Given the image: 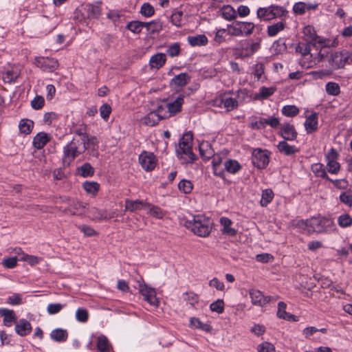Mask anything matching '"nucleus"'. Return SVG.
<instances>
[{
  "instance_id": "nucleus-20",
  "label": "nucleus",
  "mask_w": 352,
  "mask_h": 352,
  "mask_svg": "<svg viewBox=\"0 0 352 352\" xmlns=\"http://www.w3.org/2000/svg\"><path fill=\"white\" fill-rule=\"evenodd\" d=\"M15 331L20 336H26L29 335L32 329L30 322L26 319H20L15 323Z\"/></svg>"
},
{
  "instance_id": "nucleus-48",
  "label": "nucleus",
  "mask_w": 352,
  "mask_h": 352,
  "mask_svg": "<svg viewBox=\"0 0 352 352\" xmlns=\"http://www.w3.org/2000/svg\"><path fill=\"white\" fill-rule=\"evenodd\" d=\"M228 34L232 36H241V30L238 24V21L227 25Z\"/></svg>"
},
{
  "instance_id": "nucleus-32",
  "label": "nucleus",
  "mask_w": 352,
  "mask_h": 352,
  "mask_svg": "<svg viewBox=\"0 0 352 352\" xmlns=\"http://www.w3.org/2000/svg\"><path fill=\"white\" fill-rule=\"evenodd\" d=\"M286 26L285 22L281 21L267 26V34L270 37L275 36L280 32L283 31Z\"/></svg>"
},
{
  "instance_id": "nucleus-45",
  "label": "nucleus",
  "mask_w": 352,
  "mask_h": 352,
  "mask_svg": "<svg viewBox=\"0 0 352 352\" xmlns=\"http://www.w3.org/2000/svg\"><path fill=\"white\" fill-rule=\"evenodd\" d=\"M79 175L87 177L92 176L94 174V169L89 163H85L80 167L78 168Z\"/></svg>"
},
{
  "instance_id": "nucleus-19",
  "label": "nucleus",
  "mask_w": 352,
  "mask_h": 352,
  "mask_svg": "<svg viewBox=\"0 0 352 352\" xmlns=\"http://www.w3.org/2000/svg\"><path fill=\"white\" fill-rule=\"evenodd\" d=\"M52 136L49 133L41 131L38 133L33 138L32 145L36 149H42L51 141Z\"/></svg>"
},
{
  "instance_id": "nucleus-62",
  "label": "nucleus",
  "mask_w": 352,
  "mask_h": 352,
  "mask_svg": "<svg viewBox=\"0 0 352 352\" xmlns=\"http://www.w3.org/2000/svg\"><path fill=\"white\" fill-rule=\"evenodd\" d=\"M64 306L60 303H51L47 305V311L49 314L54 315L60 312Z\"/></svg>"
},
{
  "instance_id": "nucleus-25",
  "label": "nucleus",
  "mask_w": 352,
  "mask_h": 352,
  "mask_svg": "<svg viewBox=\"0 0 352 352\" xmlns=\"http://www.w3.org/2000/svg\"><path fill=\"white\" fill-rule=\"evenodd\" d=\"M305 131L307 133H311L318 129V115L313 113L309 116L304 123Z\"/></svg>"
},
{
  "instance_id": "nucleus-60",
  "label": "nucleus",
  "mask_w": 352,
  "mask_h": 352,
  "mask_svg": "<svg viewBox=\"0 0 352 352\" xmlns=\"http://www.w3.org/2000/svg\"><path fill=\"white\" fill-rule=\"evenodd\" d=\"M180 44L179 43H175L168 46L166 50V54L170 57H175L180 53Z\"/></svg>"
},
{
  "instance_id": "nucleus-50",
  "label": "nucleus",
  "mask_w": 352,
  "mask_h": 352,
  "mask_svg": "<svg viewBox=\"0 0 352 352\" xmlns=\"http://www.w3.org/2000/svg\"><path fill=\"white\" fill-rule=\"evenodd\" d=\"M338 225L341 228H346L352 225V217L348 214H343L338 218Z\"/></svg>"
},
{
  "instance_id": "nucleus-47",
  "label": "nucleus",
  "mask_w": 352,
  "mask_h": 352,
  "mask_svg": "<svg viewBox=\"0 0 352 352\" xmlns=\"http://www.w3.org/2000/svg\"><path fill=\"white\" fill-rule=\"evenodd\" d=\"M325 90L327 94L336 96L340 93V88L338 83L335 82H329L326 84Z\"/></svg>"
},
{
  "instance_id": "nucleus-35",
  "label": "nucleus",
  "mask_w": 352,
  "mask_h": 352,
  "mask_svg": "<svg viewBox=\"0 0 352 352\" xmlns=\"http://www.w3.org/2000/svg\"><path fill=\"white\" fill-rule=\"evenodd\" d=\"M100 2L86 6L88 18L98 19L101 14Z\"/></svg>"
},
{
  "instance_id": "nucleus-38",
  "label": "nucleus",
  "mask_w": 352,
  "mask_h": 352,
  "mask_svg": "<svg viewBox=\"0 0 352 352\" xmlns=\"http://www.w3.org/2000/svg\"><path fill=\"white\" fill-rule=\"evenodd\" d=\"M190 325L192 327L201 329L207 333H210L212 329L210 324L203 323L199 318L195 317L190 319Z\"/></svg>"
},
{
  "instance_id": "nucleus-23",
  "label": "nucleus",
  "mask_w": 352,
  "mask_h": 352,
  "mask_svg": "<svg viewBox=\"0 0 352 352\" xmlns=\"http://www.w3.org/2000/svg\"><path fill=\"white\" fill-rule=\"evenodd\" d=\"M124 202V210L130 211L131 212L140 210L143 208L144 209L146 204V202H144V201L140 199L131 200L129 199H126Z\"/></svg>"
},
{
  "instance_id": "nucleus-59",
  "label": "nucleus",
  "mask_w": 352,
  "mask_h": 352,
  "mask_svg": "<svg viewBox=\"0 0 352 352\" xmlns=\"http://www.w3.org/2000/svg\"><path fill=\"white\" fill-rule=\"evenodd\" d=\"M210 310L213 312L221 314L224 311V302L221 299H218L210 305Z\"/></svg>"
},
{
  "instance_id": "nucleus-34",
  "label": "nucleus",
  "mask_w": 352,
  "mask_h": 352,
  "mask_svg": "<svg viewBox=\"0 0 352 352\" xmlns=\"http://www.w3.org/2000/svg\"><path fill=\"white\" fill-rule=\"evenodd\" d=\"M222 17L226 21H232L237 16L236 10L230 5H224L220 10Z\"/></svg>"
},
{
  "instance_id": "nucleus-6",
  "label": "nucleus",
  "mask_w": 352,
  "mask_h": 352,
  "mask_svg": "<svg viewBox=\"0 0 352 352\" xmlns=\"http://www.w3.org/2000/svg\"><path fill=\"white\" fill-rule=\"evenodd\" d=\"M310 43L307 42H300L295 47L296 52L300 54L302 58L300 59V63L303 67L310 68L316 65L315 60L311 59L312 54L310 53Z\"/></svg>"
},
{
  "instance_id": "nucleus-54",
  "label": "nucleus",
  "mask_w": 352,
  "mask_h": 352,
  "mask_svg": "<svg viewBox=\"0 0 352 352\" xmlns=\"http://www.w3.org/2000/svg\"><path fill=\"white\" fill-rule=\"evenodd\" d=\"M178 188L180 191L185 194H188L192 190V184L189 180L182 179L178 184Z\"/></svg>"
},
{
  "instance_id": "nucleus-64",
  "label": "nucleus",
  "mask_w": 352,
  "mask_h": 352,
  "mask_svg": "<svg viewBox=\"0 0 352 352\" xmlns=\"http://www.w3.org/2000/svg\"><path fill=\"white\" fill-rule=\"evenodd\" d=\"M340 202L344 204L347 206L352 207V195L349 192H342L339 197Z\"/></svg>"
},
{
  "instance_id": "nucleus-22",
  "label": "nucleus",
  "mask_w": 352,
  "mask_h": 352,
  "mask_svg": "<svg viewBox=\"0 0 352 352\" xmlns=\"http://www.w3.org/2000/svg\"><path fill=\"white\" fill-rule=\"evenodd\" d=\"M190 80V76L188 74L181 73L170 80V85L174 88H182L186 85Z\"/></svg>"
},
{
  "instance_id": "nucleus-24",
  "label": "nucleus",
  "mask_w": 352,
  "mask_h": 352,
  "mask_svg": "<svg viewBox=\"0 0 352 352\" xmlns=\"http://www.w3.org/2000/svg\"><path fill=\"white\" fill-rule=\"evenodd\" d=\"M277 148L280 153L287 156L295 155L299 152V149L296 146L289 145L287 141L285 140L279 142L277 145Z\"/></svg>"
},
{
  "instance_id": "nucleus-8",
  "label": "nucleus",
  "mask_w": 352,
  "mask_h": 352,
  "mask_svg": "<svg viewBox=\"0 0 352 352\" xmlns=\"http://www.w3.org/2000/svg\"><path fill=\"white\" fill-rule=\"evenodd\" d=\"M252 162L258 169L266 168L270 162L268 151L261 148L254 149L252 155Z\"/></svg>"
},
{
  "instance_id": "nucleus-21",
  "label": "nucleus",
  "mask_w": 352,
  "mask_h": 352,
  "mask_svg": "<svg viewBox=\"0 0 352 352\" xmlns=\"http://www.w3.org/2000/svg\"><path fill=\"white\" fill-rule=\"evenodd\" d=\"M0 316L3 318V324L6 327H11L17 321L15 312L7 308H0Z\"/></svg>"
},
{
  "instance_id": "nucleus-10",
  "label": "nucleus",
  "mask_w": 352,
  "mask_h": 352,
  "mask_svg": "<svg viewBox=\"0 0 352 352\" xmlns=\"http://www.w3.org/2000/svg\"><path fill=\"white\" fill-rule=\"evenodd\" d=\"M249 294L251 298V302L254 305L264 307L267 304L276 300V298L270 296H264L263 293L258 289H250Z\"/></svg>"
},
{
  "instance_id": "nucleus-26",
  "label": "nucleus",
  "mask_w": 352,
  "mask_h": 352,
  "mask_svg": "<svg viewBox=\"0 0 352 352\" xmlns=\"http://www.w3.org/2000/svg\"><path fill=\"white\" fill-rule=\"evenodd\" d=\"M192 133L191 131L186 133L179 140L178 153L192 148Z\"/></svg>"
},
{
  "instance_id": "nucleus-43",
  "label": "nucleus",
  "mask_w": 352,
  "mask_h": 352,
  "mask_svg": "<svg viewBox=\"0 0 352 352\" xmlns=\"http://www.w3.org/2000/svg\"><path fill=\"white\" fill-rule=\"evenodd\" d=\"M144 209L147 210L151 215L157 219H162L164 216L163 211L160 207L150 203L146 202Z\"/></svg>"
},
{
  "instance_id": "nucleus-3",
  "label": "nucleus",
  "mask_w": 352,
  "mask_h": 352,
  "mask_svg": "<svg viewBox=\"0 0 352 352\" xmlns=\"http://www.w3.org/2000/svg\"><path fill=\"white\" fill-rule=\"evenodd\" d=\"M289 12L281 6L271 4L265 7H260L256 11V17L260 21H269L274 19L287 17Z\"/></svg>"
},
{
  "instance_id": "nucleus-28",
  "label": "nucleus",
  "mask_w": 352,
  "mask_h": 352,
  "mask_svg": "<svg viewBox=\"0 0 352 352\" xmlns=\"http://www.w3.org/2000/svg\"><path fill=\"white\" fill-rule=\"evenodd\" d=\"M220 223L223 226L221 232L230 236H234L236 234V230L231 227L232 221L228 218L223 217L220 219Z\"/></svg>"
},
{
  "instance_id": "nucleus-31",
  "label": "nucleus",
  "mask_w": 352,
  "mask_h": 352,
  "mask_svg": "<svg viewBox=\"0 0 352 352\" xmlns=\"http://www.w3.org/2000/svg\"><path fill=\"white\" fill-rule=\"evenodd\" d=\"M220 104H223L228 111H231L239 107V101L232 97L222 96L220 99Z\"/></svg>"
},
{
  "instance_id": "nucleus-37",
  "label": "nucleus",
  "mask_w": 352,
  "mask_h": 352,
  "mask_svg": "<svg viewBox=\"0 0 352 352\" xmlns=\"http://www.w3.org/2000/svg\"><path fill=\"white\" fill-rule=\"evenodd\" d=\"M187 40L191 46H204L208 43V38L204 34L189 36Z\"/></svg>"
},
{
  "instance_id": "nucleus-29",
  "label": "nucleus",
  "mask_w": 352,
  "mask_h": 352,
  "mask_svg": "<svg viewBox=\"0 0 352 352\" xmlns=\"http://www.w3.org/2000/svg\"><path fill=\"white\" fill-rule=\"evenodd\" d=\"M144 28L146 29L147 34L152 35L159 33L163 28L160 20H153L149 22H144Z\"/></svg>"
},
{
  "instance_id": "nucleus-40",
  "label": "nucleus",
  "mask_w": 352,
  "mask_h": 352,
  "mask_svg": "<svg viewBox=\"0 0 352 352\" xmlns=\"http://www.w3.org/2000/svg\"><path fill=\"white\" fill-rule=\"evenodd\" d=\"M311 170L314 175L318 177H321L325 179H329L324 166L321 163H316L311 165Z\"/></svg>"
},
{
  "instance_id": "nucleus-56",
  "label": "nucleus",
  "mask_w": 352,
  "mask_h": 352,
  "mask_svg": "<svg viewBox=\"0 0 352 352\" xmlns=\"http://www.w3.org/2000/svg\"><path fill=\"white\" fill-rule=\"evenodd\" d=\"M77 228L85 236H93L98 234L97 232L89 226L83 224L77 226Z\"/></svg>"
},
{
  "instance_id": "nucleus-41",
  "label": "nucleus",
  "mask_w": 352,
  "mask_h": 352,
  "mask_svg": "<svg viewBox=\"0 0 352 352\" xmlns=\"http://www.w3.org/2000/svg\"><path fill=\"white\" fill-rule=\"evenodd\" d=\"M225 169L231 174L236 173L241 168V166L235 160H228L224 163Z\"/></svg>"
},
{
  "instance_id": "nucleus-4",
  "label": "nucleus",
  "mask_w": 352,
  "mask_h": 352,
  "mask_svg": "<svg viewBox=\"0 0 352 352\" xmlns=\"http://www.w3.org/2000/svg\"><path fill=\"white\" fill-rule=\"evenodd\" d=\"M85 151L82 147L80 140L74 138L73 140L63 147V162L64 165L69 166L76 157Z\"/></svg>"
},
{
  "instance_id": "nucleus-55",
  "label": "nucleus",
  "mask_w": 352,
  "mask_h": 352,
  "mask_svg": "<svg viewBox=\"0 0 352 352\" xmlns=\"http://www.w3.org/2000/svg\"><path fill=\"white\" fill-rule=\"evenodd\" d=\"M154 111L158 116L160 120L170 118L168 112V108L166 107V104L158 105Z\"/></svg>"
},
{
  "instance_id": "nucleus-42",
  "label": "nucleus",
  "mask_w": 352,
  "mask_h": 352,
  "mask_svg": "<svg viewBox=\"0 0 352 352\" xmlns=\"http://www.w3.org/2000/svg\"><path fill=\"white\" fill-rule=\"evenodd\" d=\"M160 120V118L158 117V116L155 113L154 111L148 113L142 119V122L144 124L151 126L157 124Z\"/></svg>"
},
{
  "instance_id": "nucleus-53",
  "label": "nucleus",
  "mask_w": 352,
  "mask_h": 352,
  "mask_svg": "<svg viewBox=\"0 0 352 352\" xmlns=\"http://www.w3.org/2000/svg\"><path fill=\"white\" fill-rule=\"evenodd\" d=\"M19 74L17 71L15 70H8L3 75V79L5 82H15L17 79Z\"/></svg>"
},
{
  "instance_id": "nucleus-27",
  "label": "nucleus",
  "mask_w": 352,
  "mask_h": 352,
  "mask_svg": "<svg viewBox=\"0 0 352 352\" xmlns=\"http://www.w3.org/2000/svg\"><path fill=\"white\" fill-rule=\"evenodd\" d=\"M96 347L98 352H110L112 346L104 335H100L97 338Z\"/></svg>"
},
{
  "instance_id": "nucleus-7",
  "label": "nucleus",
  "mask_w": 352,
  "mask_h": 352,
  "mask_svg": "<svg viewBox=\"0 0 352 352\" xmlns=\"http://www.w3.org/2000/svg\"><path fill=\"white\" fill-rule=\"evenodd\" d=\"M34 64L44 72L52 73L59 66L58 60L54 58L38 56L34 59Z\"/></svg>"
},
{
  "instance_id": "nucleus-58",
  "label": "nucleus",
  "mask_w": 352,
  "mask_h": 352,
  "mask_svg": "<svg viewBox=\"0 0 352 352\" xmlns=\"http://www.w3.org/2000/svg\"><path fill=\"white\" fill-rule=\"evenodd\" d=\"M99 184L95 182H85L83 184L85 190L89 193L95 194L99 190Z\"/></svg>"
},
{
  "instance_id": "nucleus-17",
  "label": "nucleus",
  "mask_w": 352,
  "mask_h": 352,
  "mask_svg": "<svg viewBox=\"0 0 352 352\" xmlns=\"http://www.w3.org/2000/svg\"><path fill=\"white\" fill-rule=\"evenodd\" d=\"M279 134L285 141H294L298 136L294 125L289 122L281 125Z\"/></svg>"
},
{
  "instance_id": "nucleus-44",
  "label": "nucleus",
  "mask_w": 352,
  "mask_h": 352,
  "mask_svg": "<svg viewBox=\"0 0 352 352\" xmlns=\"http://www.w3.org/2000/svg\"><path fill=\"white\" fill-rule=\"evenodd\" d=\"M274 192L272 189L267 188L262 191L260 204L262 206H267L273 199Z\"/></svg>"
},
{
  "instance_id": "nucleus-46",
  "label": "nucleus",
  "mask_w": 352,
  "mask_h": 352,
  "mask_svg": "<svg viewBox=\"0 0 352 352\" xmlns=\"http://www.w3.org/2000/svg\"><path fill=\"white\" fill-rule=\"evenodd\" d=\"M144 28V22L139 21H133L129 22L126 25V29L134 34H139Z\"/></svg>"
},
{
  "instance_id": "nucleus-52",
  "label": "nucleus",
  "mask_w": 352,
  "mask_h": 352,
  "mask_svg": "<svg viewBox=\"0 0 352 352\" xmlns=\"http://www.w3.org/2000/svg\"><path fill=\"white\" fill-rule=\"evenodd\" d=\"M76 319L80 322H86L89 319L88 311L84 308H78L76 311Z\"/></svg>"
},
{
  "instance_id": "nucleus-9",
  "label": "nucleus",
  "mask_w": 352,
  "mask_h": 352,
  "mask_svg": "<svg viewBox=\"0 0 352 352\" xmlns=\"http://www.w3.org/2000/svg\"><path fill=\"white\" fill-rule=\"evenodd\" d=\"M302 33L303 40L314 47L319 48L318 46H320V43L326 45V38L318 36L314 27L310 25L305 27Z\"/></svg>"
},
{
  "instance_id": "nucleus-61",
  "label": "nucleus",
  "mask_w": 352,
  "mask_h": 352,
  "mask_svg": "<svg viewBox=\"0 0 352 352\" xmlns=\"http://www.w3.org/2000/svg\"><path fill=\"white\" fill-rule=\"evenodd\" d=\"M264 74V65L261 63H258L253 67L252 74L256 78L257 80H259Z\"/></svg>"
},
{
  "instance_id": "nucleus-12",
  "label": "nucleus",
  "mask_w": 352,
  "mask_h": 352,
  "mask_svg": "<svg viewBox=\"0 0 352 352\" xmlns=\"http://www.w3.org/2000/svg\"><path fill=\"white\" fill-rule=\"evenodd\" d=\"M338 153L331 148L326 155L327 168L331 174H338L340 169V164L337 162Z\"/></svg>"
},
{
  "instance_id": "nucleus-36",
  "label": "nucleus",
  "mask_w": 352,
  "mask_h": 352,
  "mask_svg": "<svg viewBox=\"0 0 352 352\" xmlns=\"http://www.w3.org/2000/svg\"><path fill=\"white\" fill-rule=\"evenodd\" d=\"M52 340L56 342H61L65 341L68 338L67 330L63 329H56L52 331L50 333Z\"/></svg>"
},
{
  "instance_id": "nucleus-16",
  "label": "nucleus",
  "mask_w": 352,
  "mask_h": 352,
  "mask_svg": "<svg viewBox=\"0 0 352 352\" xmlns=\"http://www.w3.org/2000/svg\"><path fill=\"white\" fill-rule=\"evenodd\" d=\"M184 94H180L171 102L166 103L169 117L175 116L182 111V105L184 102Z\"/></svg>"
},
{
  "instance_id": "nucleus-15",
  "label": "nucleus",
  "mask_w": 352,
  "mask_h": 352,
  "mask_svg": "<svg viewBox=\"0 0 352 352\" xmlns=\"http://www.w3.org/2000/svg\"><path fill=\"white\" fill-rule=\"evenodd\" d=\"M82 147H85V151L88 150L90 154L94 157L98 155L99 141L95 136H84V139L80 140Z\"/></svg>"
},
{
  "instance_id": "nucleus-30",
  "label": "nucleus",
  "mask_w": 352,
  "mask_h": 352,
  "mask_svg": "<svg viewBox=\"0 0 352 352\" xmlns=\"http://www.w3.org/2000/svg\"><path fill=\"white\" fill-rule=\"evenodd\" d=\"M166 55L163 53H157L150 58L149 64L151 68L160 69L166 63Z\"/></svg>"
},
{
  "instance_id": "nucleus-57",
  "label": "nucleus",
  "mask_w": 352,
  "mask_h": 352,
  "mask_svg": "<svg viewBox=\"0 0 352 352\" xmlns=\"http://www.w3.org/2000/svg\"><path fill=\"white\" fill-rule=\"evenodd\" d=\"M140 13L146 17H150L155 13L154 8L148 3H144L140 8Z\"/></svg>"
},
{
  "instance_id": "nucleus-33",
  "label": "nucleus",
  "mask_w": 352,
  "mask_h": 352,
  "mask_svg": "<svg viewBox=\"0 0 352 352\" xmlns=\"http://www.w3.org/2000/svg\"><path fill=\"white\" fill-rule=\"evenodd\" d=\"M34 123L32 120L24 118L21 119L19 123V132L23 135H28L31 133Z\"/></svg>"
},
{
  "instance_id": "nucleus-5",
  "label": "nucleus",
  "mask_w": 352,
  "mask_h": 352,
  "mask_svg": "<svg viewBox=\"0 0 352 352\" xmlns=\"http://www.w3.org/2000/svg\"><path fill=\"white\" fill-rule=\"evenodd\" d=\"M328 62L333 70L344 68L346 65L352 64V52L346 50L334 52L331 54Z\"/></svg>"
},
{
  "instance_id": "nucleus-39",
  "label": "nucleus",
  "mask_w": 352,
  "mask_h": 352,
  "mask_svg": "<svg viewBox=\"0 0 352 352\" xmlns=\"http://www.w3.org/2000/svg\"><path fill=\"white\" fill-rule=\"evenodd\" d=\"M238 24L241 30V36H248L251 35L255 28V25L252 22L238 21Z\"/></svg>"
},
{
  "instance_id": "nucleus-14",
  "label": "nucleus",
  "mask_w": 352,
  "mask_h": 352,
  "mask_svg": "<svg viewBox=\"0 0 352 352\" xmlns=\"http://www.w3.org/2000/svg\"><path fill=\"white\" fill-rule=\"evenodd\" d=\"M87 206L86 203L72 200L69 206L63 210V212L70 215H82L87 212Z\"/></svg>"
},
{
  "instance_id": "nucleus-2",
  "label": "nucleus",
  "mask_w": 352,
  "mask_h": 352,
  "mask_svg": "<svg viewBox=\"0 0 352 352\" xmlns=\"http://www.w3.org/2000/svg\"><path fill=\"white\" fill-rule=\"evenodd\" d=\"M185 227L200 237H207L212 230V223L209 218L198 214L192 216L191 219H187L184 223Z\"/></svg>"
},
{
  "instance_id": "nucleus-11",
  "label": "nucleus",
  "mask_w": 352,
  "mask_h": 352,
  "mask_svg": "<svg viewBox=\"0 0 352 352\" xmlns=\"http://www.w3.org/2000/svg\"><path fill=\"white\" fill-rule=\"evenodd\" d=\"M139 163L144 170L151 171L156 166L157 158L153 153L144 151L139 155Z\"/></svg>"
},
{
  "instance_id": "nucleus-49",
  "label": "nucleus",
  "mask_w": 352,
  "mask_h": 352,
  "mask_svg": "<svg viewBox=\"0 0 352 352\" xmlns=\"http://www.w3.org/2000/svg\"><path fill=\"white\" fill-rule=\"evenodd\" d=\"M282 113L287 117H294L299 113L298 108L295 105H285L283 107Z\"/></svg>"
},
{
  "instance_id": "nucleus-51",
  "label": "nucleus",
  "mask_w": 352,
  "mask_h": 352,
  "mask_svg": "<svg viewBox=\"0 0 352 352\" xmlns=\"http://www.w3.org/2000/svg\"><path fill=\"white\" fill-rule=\"evenodd\" d=\"M276 91V88L262 87L260 89L259 96H256V98L266 99L271 96Z\"/></svg>"
},
{
  "instance_id": "nucleus-13",
  "label": "nucleus",
  "mask_w": 352,
  "mask_h": 352,
  "mask_svg": "<svg viewBox=\"0 0 352 352\" xmlns=\"http://www.w3.org/2000/svg\"><path fill=\"white\" fill-rule=\"evenodd\" d=\"M139 292L143 296L144 300L151 305L157 306L158 300L154 288L149 287L144 283H139Z\"/></svg>"
},
{
  "instance_id": "nucleus-18",
  "label": "nucleus",
  "mask_w": 352,
  "mask_h": 352,
  "mask_svg": "<svg viewBox=\"0 0 352 352\" xmlns=\"http://www.w3.org/2000/svg\"><path fill=\"white\" fill-rule=\"evenodd\" d=\"M89 217L95 221L109 220L115 217V212L109 213L106 210H99L95 207L88 209Z\"/></svg>"
},
{
  "instance_id": "nucleus-1",
  "label": "nucleus",
  "mask_w": 352,
  "mask_h": 352,
  "mask_svg": "<svg viewBox=\"0 0 352 352\" xmlns=\"http://www.w3.org/2000/svg\"><path fill=\"white\" fill-rule=\"evenodd\" d=\"M296 226L308 233H326L334 230L333 221L325 217H313L307 220H300Z\"/></svg>"
},
{
  "instance_id": "nucleus-63",
  "label": "nucleus",
  "mask_w": 352,
  "mask_h": 352,
  "mask_svg": "<svg viewBox=\"0 0 352 352\" xmlns=\"http://www.w3.org/2000/svg\"><path fill=\"white\" fill-rule=\"evenodd\" d=\"M185 157H182L186 163L192 164L197 159V155L192 151V148L182 153Z\"/></svg>"
}]
</instances>
